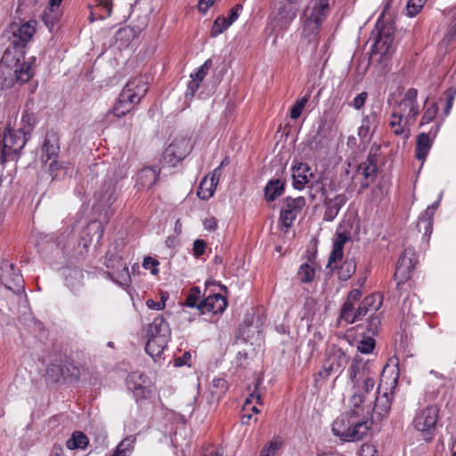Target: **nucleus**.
I'll return each instance as SVG.
<instances>
[{"label": "nucleus", "instance_id": "55", "mask_svg": "<svg viewBox=\"0 0 456 456\" xmlns=\"http://www.w3.org/2000/svg\"><path fill=\"white\" fill-rule=\"evenodd\" d=\"M236 368L247 369L249 367V360L248 354L245 352H238L235 358Z\"/></svg>", "mask_w": 456, "mask_h": 456}, {"label": "nucleus", "instance_id": "60", "mask_svg": "<svg viewBox=\"0 0 456 456\" xmlns=\"http://www.w3.org/2000/svg\"><path fill=\"white\" fill-rule=\"evenodd\" d=\"M368 98V94L366 92H362L358 95H356L353 101V106L356 110H361Z\"/></svg>", "mask_w": 456, "mask_h": 456}, {"label": "nucleus", "instance_id": "8", "mask_svg": "<svg viewBox=\"0 0 456 456\" xmlns=\"http://www.w3.org/2000/svg\"><path fill=\"white\" fill-rule=\"evenodd\" d=\"M438 419L439 409L436 405H428L416 411L413 419V427L421 434L426 442L433 440Z\"/></svg>", "mask_w": 456, "mask_h": 456}, {"label": "nucleus", "instance_id": "50", "mask_svg": "<svg viewBox=\"0 0 456 456\" xmlns=\"http://www.w3.org/2000/svg\"><path fill=\"white\" fill-rule=\"evenodd\" d=\"M200 302V289L198 287H193L187 296L185 305L191 308L197 307L199 309Z\"/></svg>", "mask_w": 456, "mask_h": 456}, {"label": "nucleus", "instance_id": "34", "mask_svg": "<svg viewBox=\"0 0 456 456\" xmlns=\"http://www.w3.org/2000/svg\"><path fill=\"white\" fill-rule=\"evenodd\" d=\"M227 387V381L224 379H213L209 387L212 401H218L225 394Z\"/></svg>", "mask_w": 456, "mask_h": 456}, {"label": "nucleus", "instance_id": "48", "mask_svg": "<svg viewBox=\"0 0 456 456\" xmlns=\"http://www.w3.org/2000/svg\"><path fill=\"white\" fill-rule=\"evenodd\" d=\"M427 0H409L406 6V14L415 17L422 10Z\"/></svg>", "mask_w": 456, "mask_h": 456}, {"label": "nucleus", "instance_id": "33", "mask_svg": "<svg viewBox=\"0 0 456 456\" xmlns=\"http://www.w3.org/2000/svg\"><path fill=\"white\" fill-rule=\"evenodd\" d=\"M356 271V263L354 257H346L338 270L339 280L347 281Z\"/></svg>", "mask_w": 456, "mask_h": 456}, {"label": "nucleus", "instance_id": "38", "mask_svg": "<svg viewBox=\"0 0 456 456\" xmlns=\"http://www.w3.org/2000/svg\"><path fill=\"white\" fill-rule=\"evenodd\" d=\"M216 185L212 186L208 176H206L200 183L197 195L202 200H208L214 195Z\"/></svg>", "mask_w": 456, "mask_h": 456}, {"label": "nucleus", "instance_id": "29", "mask_svg": "<svg viewBox=\"0 0 456 456\" xmlns=\"http://www.w3.org/2000/svg\"><path fill=\"white\" fill-rule=\"evenodd\" d=\"M378 126L377 114L371 112L370 115H365L362 119V124L358 129V136L362 140L368 139L371 128L376 129Z\"/></svg>", "mask_w": 456, "mask_h": 456}, {"label": "nucleus", "instance_id": "6", "mask_svg": "<svg viewBox=\"0 0 456 456\" xmlns=\"http://www.w3.org/2000/svg\"><path fill=\"white\" fill-rule=\"evenodd\" d=\"M400 372H381L380 382L378 387L379 395L371 394V413L376 412L379 416L388 413L391 407L392 395L396 388Z\"/></svg>", "mask_w": 456, "mask_h": 456}, {"label": "nucleus", "instance_id": "51", "mask_svg": "<svg viewBox=\"0 0 456 456\" xmlns=\"http://www.w3.org/2000/svg\"><path fill=\"white\" fill-rule=\"evenodd\" d=\"M212 66V60L208 59L201 66L198 68L196 72L191 74V78H195L200 82H202L207 76L209 69Z\"/></svg>", "mask_w": 456, "mask_h": 456}, {"label": "nucleus", "instance_id": "14", "mask_svg": "<svg viewBox=\"0 0 456 456\" xmlns=\"http://www.w3.org/2000/svg\"><path fill=\"white\" fill-rule=\"evenodd\" d=\"M0 279L2 283L14 294L24 293V280L19 269L13 264L4 261L0 266Z\"/></svg>", "mask_w": 456, "mask_h": 456}, {"label": "nucleus", "instance_id": "23", "mask_svg": "<svg viewBox=\"0 0 456 456\" xmlns=\"http://www.w3.org/2000/svg\"><path fill=\"white\" fill-rule=\"evenodd\" d=\"M438 131V126L433 131L431 129L429 134L420 133L417 136V143L415 149V157L418 160L424 161L428 155V152L433 144V139L436 137Z\"/></svg>", "mask_w": 456, "mask_h": 456}, {"label": "nucleus", "instance_id": "22", "mask_svg": "<svg viewBox=\"0 0 456 456\" xmlns=\"http://www.w3.org/2000/svg\"><path fill=\"white\" fill-rule=\"evenodd\" d=\"M226 298L220 294L209 295L199 305V310L201 314H221L226 309Z\"/></svg>", "mask_w": 456, "mask_h": 456}, {"label": "nucleus", "instance_id": "56", "mask_svg": "<svg viewBox=\"0 0 456 456\" xmlns=\"http://www.w3.org/2000/svg\"><path fill=\"white\" fill-rule=\"evenodd\" d=\"M436 112H437V107L435 104H432V106L428 107L425 110V112L422 116L420 124L424 125V124H428V123L431 122L435 118Z\"/></svg>", "mask_w": 456, "mask_h": 456}, {"label": "nucleus", "instance_id": "15", "mask_svg": "<svg viewBox=\"0 0 456 456\" xmlns=\"http://www.w3.org/2000/svg\"><path fill=\"white\" fill-rule=\"evenodd\" d=\"M191 150V145L188 138L175 139L164 152V166L175 167L190 153Z\"/></svg>", "mask_w": 456, "mask_h": 456}, {"label": "nucleus", "instance_id": "62", "mask_svg": "<svg viewBox=\"0 0 456 456\" xmlns=\"http://www.w3.org/2000/svg\"><path fill=\"white\" fill-rule=\"evenodd\" d=\"M206 248V242L203 240H196L193 243V254L199 257L204 254Z\"/></svg>", "mask_w": 456, "mask_h": 456}, {"label": "nucleus", "instance_id": "9", "mask_svg": "<svg viewBox=\"0 0 456 456\" xmlns=\"http://www.w3.org/2000/svg\"><path fill=\"white\" fill-rule=\"evenodd\" d=\"M94 196V208L105 211V215H109L110 207L118 200V196L114 171H107L105 177Z\"/></svg>", "mask_w": 456, "mask_h": 456}, {"label": "nucleus", "instance_id": "30", "mask_svg": "<svg viewBox=\"0 0 456 456\" xmlns=\"http://www.w3.org/2000/svg\"><path fill=\"white\" fill-rule=\"evenodd\" d=\"M285 183L280 179L270 180L265 188V197L268 201L274 200L284 191Z\"/></svg>", "mask_w": 456, "mask_h": 456}, {"label": "nucleus", "instance_id": "3", "mask_svg": "<svg viewBox=\"0 0 456 456\" xmlns=\"http://www.w3.org/2000/svg\"><path fill=\"white\" fill-rule=\"evenodd\" d=\"M149 77L139 76L131 77L122 89L118 100L112 109L115 117L121 118L132 111L148 91Z\"/></svg>", "mask_w": 456, "mask_h": 456}, {"label": "nucleus", "instance_id": "64", "mask_svg": "<svg viewBox=\"0 0 456 456\" xmlns=\"http://www.w3.org/2000/svg\"><path fill=\"white\" fill-rule=\"evenodd\" d=\"M221 175H222V169H221V167H216V168L213 170V172H212V174H211V175H210V177H209V179H208V180H210V181H211V185H212V186H214V185H216V186H217V184H218V183H219V180H220Z\"/></svg>", "mask_w": 456, "mask_h": 456}, {"label": "nucleus", "instance_id": "5", "mask_svg": "<svg viewBox=\"0 0 456 456\" xmlns=\"http://www.w3.org/2000/svg\"><path fill=\"white\" fill-rule=\"evenodd\" d=\"M388 9L389 3H387L380 17L376 22V32H373V34H375V42L371 48V55L372 58L379 55V61H381L382 59L387 56H390L395 49V27L392 22L385 20L386 12Z\"/></svg>", "mask_w": 456, "mask_h": 456}, {"label": "nucleus", "instance_id": "4", "mask_svg": "<svg viewBox=\"0 0 456 456\" xmlns=\"http://www.w3.org/2000/svg\"><path fill=\"white\" fill-rule=\"evenodd\" d=\"M330 12V0H310L301 17L303 37L314 40Z\"/></svg>", "mask_w": 456, "mask_h": 456}, {"label": "nucleus", "instance_id": "42", "mask_svg": "<svg viewBox=\"0 0 456 456\" xmlns=\"http://www.w3.org/2000/svg\"><path fill=\"white\" fill-rule=\"evenodd\" d=\"M381 325V313L376 312L370 314L368 317L367 323V330L372 336H375L379 333V328Z\"/></svg>", "mask_w": 456, "mask_h": 456}, {"label": "nucleus", "instance_id": "58", "mask_svg": "<svg viewBox=\"0 0 456 456\" xmlns=\"http://www.w3.org/2000/svg\"><path fill=\"white\" fill-rule=\"evenodd\" d=\"M388 369L391 370H399L400 360L396 355L388 358L387 363L383 366L382 370H387Z\"/></svg>", "mask_w": 456, "mask_h": 456}, {"label": "nucleus", "instance_id": "11", "mask_svg": "<svg viewBox=\"0 0 456 456\" xmlns=\"http://www.w3.org/2000/svg\"><path fill=\"white\" fill-rule=\"evenodd\" d=\"M60 147L55 136H47L42 146V162L46 166L49 163L48 170L53 179L60 178L66 175L68 167L59 164L57 158Z\"/></svg>", "mask_w": 456, "mask_h": 456}, {"label": "nucleus", "instance_id": "7", "mask_svg": "<svg viewBox=\"0 0 456 456\" xmlns=\"http://www.w3.org/2000/svg\"><path fill=\"white\" fill-rule=\"evenodd\" d=\"M171 330L162 315L157 316L147 329L145 351L153 358L159 357L169 341Z\"/></svg>", "mask_w": 456, "mask_h": 456}, {"label": "nucleus", "instance_id": "19", "mask_svg": "<svg viewBox=\"0 0 456 456\" xmlns=\"http://www.w3.org/2000/svg\"><path fill=\"white\" fill-rule=\"evenodd\" d=\"M126 384L137 400L146 398L151 393V381L144 372H128Z\"/></svg>", "mask_w": 456, "mask_h": 456}, {"label": "nucleus", "instance_id": "27", "mask_svg": "<svg viewBox=\"0 0 456 456\" xmlns=\"http://www.w3.org/2000/svg\"><path fill=\"white\" fill-rule=\"evenodd\" d=\"M160 169L158 167H143L138 174L137 184L142 188H151L157 182Z\"/></svg>", "mask_w": 456, "mask_h": 456}, {"label": "nucleus", "instance_id": "32", "mask_svg": "<svg viewBox=\"0 0 456 456\" xmlns=\"http://www.w3.org/2000/svg\"><path fill=\"white\" fill-rule=\"evenodd\" d=\"M89 440L83 432L75 431L72 433L71 437L67 440L66 447L69 450L86 449Z\"/></svg>", "mask_w": 456, "mask_h": 456}, {"label": "nucleus", "instance_id": "35", "mask_svg": "<svg viewBox=\"0 0 456 456\" xmlns=\"http://www.w3.org/2000/svg\"><path fill=\"white\" fill-rule=\"evenodd\" d=\"M135 440L133 436H126L118 444L111 456H129L134 451Z\"/></svg>", "mask_w": 456, "mask_h": 456}, {"label": "nucleus", "instance_id": "61", "mask_svg": "<svg viewBox=\"0 0 456 456\" xmlns=\"http://www.w3.org/2000/svg\"><path fill=\"white\" fill-rule=\"evenodd\" d=\"M359 456H377V450L373 444H364L362 445Z\"/></svg>", "mask_w": 456, "mask_h": 456}, {"label": "nucleus", "instance_id": "21", "mask_svg": "<svg viewBox=\"0 0 456 456\" xmlns=\"http://www.w3.org/2000/svg\"><path fill=\"white\" fill-rule=\"evenodd\" d=\"M297 16V8L291 3H280L278 12L274 16V28L286 29Z\"/></svg>", "mask_w": 456, "mask_h": 456}, {"label": "nucleus", "instance_id": "20", "mask_svg": "<svg viewBox=\"0 0 456 456\" xmlns=\"http://www.w3.org/2000/svg\"><path fill=\"white\" fill-rule=\"evenodd\" d=\"M291 176L293 187L296 190L301 191L310 182L311 178L314 177V174L306 163L294 161L291 167Z\"/></svg>", "mask_w": 456, "mask_h": 456}, {"label": "nucleus", "instance_id": "44", "mask_svg": "<svg viewBox=\"0 0 456 456\" xmlns=\"http://www.w3.org/2000/svg\"><path fill=\"white\" fill-rule=\"evenodd\" d=\"M231 26V22H229L225 17L218 16L213 23L210 36L212 37H216L224 31H225Z\"/></svg>", "mask_w": 456, "mask_h": 456}, {"label": "nucleus", "instance_id": "13", "mask_svg": "<svg viewBox=\"0 0 456 456\" xmlns=\"http://www.w3.org/2000/svg\"><path fill=\"white\" fill-rule=\"evenodd\" d=\"M310 190H315L316 192H321L322 197L323 198V205L325 207L323 219L328 222L333 221L338 215L341 208L346 202L347 199L346 195L338 194L332 199H329L326 195V190L323 184L318 180L311 184Z\"/></svg>", "mask_w": 456, "mask_h": 456}, {"label": "nucleus", "instance_id": "57", "mask_svg": "<svg viewBox=\"0 0 456 456\" xmlns=\"http://www.w3.org/2000/svg\"><path fill=\"white\" fill-rule=\"evenodd\" d=\"M200 83L201 82L198 81L195 78H191L190 82L188 83L187 90H186V93H185L186 98H188V97L192 98L194 96V94H196V92L200 88Z\"/></svg>", "mask_w": 456, "mask_h": 456}, {"label": "nucleus", "instance_id": "37", "mask_svg": "<svg viewBox=\"0 0 456 456\" xmlns=\"http://www.w3.org/2000/svg\"><path fill=\"white\" fill-rule=\"evenodd\" d=\"M311 94L312 89H308L305 94L302 98L296 101L295 103L292 105L290 110V118L292 119H297L301 116L303 110L305 109L307 102L309 101Z\"/></svg>", "mask_w": 456, "mask_h": 456}, {"label": "nucleus", "instance_id": "2", "mask_svg": "<svg viewBox=\"0 0 456 456\" xmlns=\"http://www.w3.org/2000/svg\"><path fill=\"white\" fill-rule=\"evenodd\" d=\"M33 76L31 63L12 54L10 46L0 61V89L11 88L15 83L24 84Z\"/></svg>", "mask_w": 456, "mask_h": 456}, {"label": "nucleus", "instance_id": "40", "mask_svg": "<svg viewBox=\"0 0 456 456\" xmlns=\"http://www.w3.org/2000/svg\"><path fill=\"white\" fill-rule=\"evenodd\" d=\"M35 120L36 119L33 113L29 112L28 110H24L22 112L20 127L18 129L24 132L27 136H29V134L35 125Z\"/></svg>", "mask_w": 456, "mask_h": 456}, {"label": "nucleus", "instance_id": "16", "mask_svg": "<svg viewBox=\"0 0 456 456\" xmlns=\"http://www.w3.org/2000/svg\"><path fill=\"white\" fill-rule=\"evenodd\" d=\"M305 206V199L302 196L297 198L286 197L282 200L280 212V222L286 228L291 227L297 216Z\"/></svg>", "mask_w": 456, "mask_h": 456}, {"label": "nucleus", "instance_id": "18", "mask_svg": "<svg viewBox=\"0 0 456 456\" xmlns=\"http://www.w3.org/2000/svg\"><path fill=\"white\" fill-rule=\"evenodd\" d=\"M417 89H408L403 99L396 104L393 111L403 116L411 122H414L419 112V104L417 102Z\"/></svg>", "mask_w": 456, "mask_h": 456}, {"label": "nucleus", "instance_id": "52", "mask_svg": "<svg viewBox=\"0 0 456 456\" xmlns=\"http://www.w3.org/2000/svg\"><path fill=\"white\" fill-rule=\"evenodd\" d=\"M372 367L369 360H364L361 356H355L351 366V370H370Z\"/></svg>", "mask_w": 456, "mask_h": 456}, {"label": "nucleus", "instance_id": "46", "mask_svg": "<svg viewBox=\"0 0 456 456\" xmlns=\"http://www.w3.org/2000/svg\"><path fill=\"white\" fill-rule=\"evenodd\" d=\"M315 271L308 264H303L297 273L298 279L304 283H308L314 280Z\"/></svg>", "mask_w": 456, "mask_h": 456}, {"label": "nucleus", "instance_id": "63", "mask_svg": "<svg viewBox=\"0 0 456 456\" xmlns=\"http://www.w3.org/2000/svg\"><path fill=\"white\" fill-rule=\"evenodd\" d=\"M242 10L241 4H236L229 11V16L226 20L231 22V25L239 18L240 12Z\"/></svg>", "mask_w": 456, "mask_h": 456}, {"label": "nucleus", "instance_id": "17", "mask_svg": "<svg viewBox=\"0 0 456 456\" xmlns=\"http://www.w3.org/2000/svg\"><path fill=\"white\" fill-rule=\"evenodd\" d=\"M417 263L418 258L414 248L411 247L406 248L397 261L396 269L394 273L397 284L404 282L411 277Z\"/></svg>", "mask_w": 456, "mask_h": 456}, {"label": "nucleus", "instance_id": "39", "mask_svg": "<svg viewBox=\"0 0 456 456\" xmlns=\"http://www.w3.org/2000/svg\"><path fill=\"white\" fill-rule=\"evenodd\" d=\"M362 302V307L367 308L370 314L379 312L382 305L381 296L378 294L367 296Z\"/></svg>", "mask_w": 456, "mask_h": 456}, {"label": "nucleus", "instance_id": "10", "mask_svg": "<svg viewBox=\"0 0 456 456\" xmlns=\"http://www.w3.org/2000/svg\"><path fill=\"white\" fill-rule=\"evenodd\" d=\"M36 32V21L30 20L22 24L12 23L8 29L10 46L18 52L19 57H23V48L30 41Z\"/></svg>", "mask_w": 456, "mask_h": 456}, {"label": "nucleus", "instance_id": "54", "mask_svg": "<svg viewBox=\"0 0 456 456\" xmlns=\"http://www.w3.org/2000/svg\"><path fill=\"white\" fill-rule=\"evenodd\" d=\"M159 261L151 256L145 257L142 262L143 268L146 270H150L152 275H157L159 273Z\"/></svg>", "mask_w": 456, "mask_h": 456}, {"label": "nucleus", "instance_id": "26", "mask_svg": "<svg viewBox=\"0 0 456 456\" xmlns=\"http://www.w3.org/2000/svg\"><path fill=\"white\" fill-rule=\"evenodd\" d=\"M63 276L66 286L72 291L83 285L84 273L81 269L67 267L63 270Z\"/></svg>", "mask_w": 456, "mask_h": 456}, {"label": "nucleus", "instance_id": "31", "mask_svg": "<svg viewBox=\"0 0 456 456\" xmlns=\"http://www.w3.org/2000/svg\"><path fill=\"white\" fill-rule=\"evenodd\" d=\"M435 215L434 208L428 207L424 214L419 217L418 228L420 232L424 230V236L429 238L432 232V219Z\"/></svg>", "mask_w": 456, "mask_h": 456}, {"label": "nucleus", "instance_id": "24", "mask_svg": "<svg viewBox=\"0 0 456 456\" xmlns=\"http://www.w3.org/2000/svg\"><path fill=\"white\" fill-rule=\"evenodd\" d=\"M410 120L394 111L390 115L389 126L393 134L403 139H408L410 136Z\"/></svg>", "mask_w": 456, "mask_h": 456}, {"label": "nucleus", "instance_id": "36", "mask_svg": "<svg viewBox=\"0 0 456 456\" xmlns=\"http://www.w3.org/2000/svg\"><path fill=\"white\" fill-rule=\"evenodd\" d=\"M260 386H261V380H260V378H257L256 383L255 385V390H256V395L251 394L250 397H248L245 400V403L243 404V411L244 412H246L247 411H251L253 413L259 412V410L257 409V407L256 405H253L252 403H253L254 400H256V403H262L261 396L259 394Z\"/></svg>", "mask_w": 456, "mask_h": 456}, {"label": "nucleus", "instance_id": "43", "mask_svg": "<svg viewBox=\"0 0 456 456\" xmlns=\"http://www.w3.org/2000/svg\"><path fill=\"white\" fill-rule=\"evenodd\" d=\"M94 7L99 11L101 20L106 19L111 14L113 7L112 0H95Z\"/></svg>", "mask_w": 456, "mask_h": 456}, {"label": "nucleus", "instance_id": "47", "mask_svg": "<svg viewBox=\"0 0 456 456\" xmlns=\"http://www.w3.org/2000/svg\"><path fill=\"white\" fill-rule=\"evenodd\" d=\"M375 347V340L370 336H363L358 342L357 350L361 354H370Z\"/></svg>", "mask_w": 456, "mask_h": 456}, {"label": "nucleus", "instance_id": "49", "mask_svg": "<svg viewBox=\"0 0 456 456\" xmlns=\"http://www.w3.org/2000/svg\"><path fill=\"white\" fill-rule=\"evenodd\" d=\"M281 441L273 439L261 450L259 456H274L281 448Z\"/></svg>", "mask_w": 456, "mask_h": 456}, {"label": "nucleus", "instance_id": "41", "mask_svg": "<svg viewBox=\"0 0 456 456\" xmlns=\"http://www.w3.org/2000/svg\"><path fill=\"white\" fill-rule=\"evenodd\" d=\"M377 167L372 159H368L365 162L359 165L356 170L357 176H362L367 180L370 176L376 173Z\"/></svg>", "mask_w": 456, "mask_h": 456}, {"label": "nucleus", "instance_id": "1", "mask_svg": "<svg viewBox=\"0 0 456 456\" xmlns=\"http://www.w3.org/2000/svg\"><path fill=\"white\" fill-rule=\"evenodd\" d=\"M353 395L350 410L338 417L332 425L333 434L344 442H354L368 436L372 426L371 400L369 397L375 387L370 372H349Z\"/></svg>", "mask_w": 456, "mask_h": 456}, {"label": "nucleus", "instance_id": "45", "mask_svg": "<svg viewBox=\"0 0 456 456\" xmlns=\"http://www.w3.org/2000/svg\"><path fill=\"white\" fill-rule=\"evenodd\" d=\"M330 141L327 137L322 134V128L319 127L316 134L313 138L312 149L317 152L329 147Z\"/></svg>", "mask_w": 456, "mask_h": 456}, {"label": "nucleus", "instance_id": "28", "mask_svg": "<svg viewBox=\"0 0 456 456\" xmlns=\"http://www.w3.org/2000/svg\"><path fill=\"white\" fill-rule=\"evenodd\" d=\"M347 363V356L340 349H335L328 356L325 370H344Z\"/></svg>", "mask_w": 456, "mask_h": 456}, {"label": "nucleus", "instance_id": "59", "mask_svg": "<svg viewBox=\"0 0 456 456\" xmlns=\"http://www.w3.org/2000/svg\"><path fill=\"white\" fill-rule=\"evenodd\" d=\"M191 355L190 352H184L183 356L177 357L175 359L174 366L176 368L188 366L191 367V364L188 362L191 360Z\"/></svg>", "mask_w": 456, "mask_h": 456}, {"label": "nucleus", "instance_id": "53", "mask_svg": "<svg viewBox=\"0 0 456 456\" xmlns=\"http://www.w3.org/2000/svg\"><path fill=\"white\" fill-rule=\"evenodd\" d=\"M444 95L446 98V102H445V106H444V113H445V116H447L451 111L454 98L456 96V87L452 86V87L448 88L445 91Z\"/></svg>", "mask_w": 456, "mask_h": 456}, {"label": "nucleus", "instance_id": "12", "mask_svg": "<svg viewBox=\"0 0 456 456\" xmlns=\"http://www.w3.org/2000/svg\"><path fill=\"white\" fill-rule=\"evenodd\" d=\"M28 138L21 130L7 127L2 138V162H6L11 156L12 159H17L16 156L26 145Z\"/></svg>", "mask_w": 456, "mask_h": 456}, {"label": "nucleus", "instance_id": "25", "mask_svg": "<svg viewBox=\"0 0 456 456\" xmlns=\"http://www.w3.org/2000/svg\"><path fill=\"white\" fill-rule=\"evenodd\" d=\"M349 240L350 235L346 232H338L333 242V248L329 256L327 268H330L332 270V264L342 259L344 246Z\"/></svg>", "mask_w": 456, "mask_h": 456}]
</instances>
